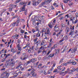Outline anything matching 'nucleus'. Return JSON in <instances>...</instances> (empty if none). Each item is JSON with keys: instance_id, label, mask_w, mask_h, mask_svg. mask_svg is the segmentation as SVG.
I'll return each mask as SVG.
<instances>
[{"instance_id": "f257e3e1", "label": "nucleus", "mask_w": 78, "mask_h": 78, "mask_svg": "<svg viewBox=\"0 0 78 78\" xmlns=\"http://www.w3.org/2000/svg\"><path fill=\"white\" fill-rule=\"evenodd\" d=\"M43 32H45V37H46L48 34L51 35V33L50 32V29L48 27H46V28L45 29L44 28L42 30Z\"/></svg>"}, {"instance_id": "f03ea898", "label": "nucleus", "mask_w": 78, "mask_h": 78, "mask_svg": "<svg viewBox=\"0 0 78 78\" xmlns=\"http://www.w3.org/2000/svg\"><path fill=\"white\" fill-rule=\"evenodd\" d=\"M56 21V20L55 19L54 20H52L51 22L49 23L48 24V26L50 28H52L53 27V25H55Z\"/></svg>"}, {"instance_id": "7ed1b4c3", "label": "nucleus", "mask_w": 78, "mask_h": 78, "mask_svg": "<svg viewBox=\"0 0 78 78\" xmlns=\"http://www.w3.org/2000/svg\"><path fill=\"white\" fill-rule=\"evenodd\" d=\"M10 61V60H9L8 61H7L6 62L5 64V66L7 67L8 66H10L11 65L13 64V63H14L13 62V61H14V59H11L10 62H9Z\"/></svg>"}, {"instance_id": "20e7f679", "label": "nucleus", "mask_w": 78, "mask_h": 78, "mask_svg": "<svg viewBox=\"0 0 78 78\" xmlns=\"http://www.w3.org/2000/svg\"><path fill=\"white\" fill-rule=\"evenodd\" d=\"M9 73L7 72H5L1 75L2 76H4V77H2V78H8L9 76Z\"/></svg>"}, {"instance_id": "39448f33", "label": "nucleus", "mask_w": 78, "mask_h": 78, "mask_svg": "<svg viewBox=\"0 0 78 78\" xmlns=\"http://www.w3.org/2000/svg\"><path fill=\"white\" fill-rule=\"evenodd\" d=\"M26 56V53H23V55H22L20 58V59L22 60H25L26 59H27Z\"/></svg>"}, {"instance_id": "423d86ee", "label": "nucleus", "mask_w": 78, "mask_h": 78, "mask_svg": "<svg viewBox=\"0 0 78 78\" xmlns=\"http://www.w3.org/2000/svg\"><path fill=\"white\" fill-rule=\"evenodd\" d=\"M52 0H47L42 3V5H47L51 2Z\"/></svg>"}, {"instance_id": "0eeeda50", "label": "nucleus", "mask_w": 78, "mask_h": 78, "mask_svg": "<svg viewBox=\"0 0 78 78\" xmlns=\"http://www.w3.org/2000/svg\"><path fill=\"white\" fill-rule=\"evenodd\" d=\"M73 20L72 21V23L73 24H76V23H78V19L77 20V18H76L75 20V17H73Z\"/></svg>"}, {"instance_id": "6e6552de", "label": "nucleus", "mask_w": 78, "mask_h": 78, "mask_svg": "<svg viewBox=\"0 0 78 78\" xmlns=\"http://www.w3.org/2000/svg\"><path fill=\"white\" fill-rule=\"evenodd\" d=\"M69 68H68L66 71L65 72H61L59 73L61 75H62L63 76H64L66 74V73H68L69 71Z\"/></svg>"}, {"instance_id": "1a4fd4ad", "label": "nucleus", "mask_w": 78, "mask_h": 78, "mask_svg": "<svg viewBox=\"0 0 78 78\" xmlns=\"http://www.w3.org/2000/svg\"><path fill=\"white\" fill-rule=\"evenodd\" d=\"M67 64H72V65H75L76 64V62H74V60H69L68 62H67Z\"/></svg>"}, {"instance_id": "9d476101", "label": "nucleus", "mask_w": 78, "mask_h": 78, "mask_svg": "<svg viewBox=\"0 0 78 78\" xmlns=\"http://www.w3.org/2000/svg\"><path fill=\"white\" fill-rule=\"evenodd\" d=\"M46 42L44 41H43L41 42V47H44V48H46V47H45V46L46 45V44H45Z\"/></svg>"}, {"instance_id": "9b49d317", "label": "nucleus", "mask_w": 78, "mask_h": 78, "mask_svg": "<svg viewBox=\"0 0 78 78\" xmlns=\"http://www.w3.org/2000/svg\"><path fill=\"white\" fill-rule=\"evenodd\" d=\"M26 6V5H23V7H22L19 10V12H21L22 11L23 12L25 10V6Z\"/></svg>"}, {"instance_id": "f8f14e48", "label": "nucleus", "mask_w": 78, "mask_h": 78, "mask_svg": "<svg viewBox=\"0 0 78 78\" xmlns=\"http://www.w3.org/2000/svg\"><path fill=\"white\" fill-rule=\"evenodd\" d=\"M33 66H31V69H30L27 70V71L28 72H30L31 71V70H32V71L31 72V74H32V73H33L34 72V71H35V70L34 69H33Z\"/></svg>"}, {"instance_id": "ddd939ff", "label": "nucleus", "mask_w": 78, "mask_h": 78, "mask_svg": "<svg viewBox=\"0 0 78 78\" xmlns=\"http://www.w3.org/2000/svg\"><path fill=\"white\" fill-rule=\"evenodd\" d=\"M41 32L40 31H38L37 33H34V34H36V36L37 37H38L41 36Z\"/></svg>"}, {"instance_id": "4468645a", "label": "nucleus", "mask_w": 78, "mask_h": 78, "mask_svg": "<svg viewBox=\"0 0 78 78\" xmlns=\"http://www.w3.org/2000/svg\"><path fill=\"white\" fill-rule=\"evenodd\" d=\"M54 28L55 29L54 30L56 32H57V31H58V30H59L58 27V26H57V25H56L55 26Z\"/></svg>"}, {"instance_id": "2eb2a0df", "label": "nucleus", "mask_w": 78, "mask_h": 78, "mask_svg": "<svg viewBox=\"0 0 78 78\" xmlns=\"http://www.w3.org/2000/svg\"><path fill=\"white\" fill-rule=\"evenodd\" d=\"M19 68L21 69L22 71H23L24 70V68H23L20 65H18L17 66V67H16V69H18Z\"/></svg>"}, {"instance_id": "dca6fc26", "label": "nucleus", "mask_w": 78, "mask_h": 78, "mask_svg": "<svg viewBox=\"0 0 78 78\" xmlns=\"http://www.w3.org/2000/svg\"><path fill=\"white\" fill-rule=\"evenodd\" d=\"M33 2L32 5L34 6H36L38 5V3H37V1H33Z\"/></svg>"}, {"instance_id": "f3484780", "label": "nucleus", "mask_w": 78, "mask_h": 78, "mask_svg": "<svg viewBox=\"0 0 78 78\" xmlns=\"http://www.w3.org/2000/svg\"><path fill=\"white\" fill-rule=\"evenodd\" d=\"M27 4V2H25L22 1L21 2H20L19 3V5H23L25 4Z\"/></svg>"}, {"instance_id": "a211bd4d", "label": "nucleus", "mask_w": 78, "mask_h": 78, "mask_svg": "<svg viewBox=\"0 0 78 78\" xmlns=\"http://www.w3.org/2000/svg\"><path fill=\"white\" fill-rule=\"evenodd\" d=\"M24 39H26V40L27 41H30V38L28 36H27L26 35H24Z\"/></svg>"}, {"instance_id": "6ab92c4d", "label": "nucleus", "mask_w": 78, "mask_h": 78, "mask_svg": "<svg viewBox=\"0 0 78 78\" xmlns=\"http://www.w3.org/2000/svg\"><path fill=\"white\" fill-rule=\"evenodd\" d=\"M66 33L67 34H68V33L70 31V28L69 27H67L66 28Z\"/></svg>"}, {"instance_id": "aec40b11", "label": "nucleus", "mask_w": 78, "mask_h": 78, "mask_svg": "<svg viewBox=\"0 0 78 78\" xmlns=\"http://www.w3.org/2000/svg\"><path fill=\"white\" fill-rule=\"evenodd\" d=\"M66 69V68L65 67H62L60 69H59V70H60V72H63V71H64V70H65Z\"/></svg>"}, {"instance_id": "412c9836", "label": "nucleus", "mask_w": 78, "mask_h": 78, "mask_svg": "<svg viewBox=\"0 0 78 78\" xmlns=\"http://www.w3.org/2000/svg\"><path fill=\"white\" fill-rule=\"evenodd\" d=\"M17 47L18 48V51H21L22 50L21 47H20V45H17Z\"/></svg>"}, {"instance_id": "4be33fe9", "label": "nucleus", "mask_w": 78, "mask_h": 78, "mask_svg": "<svg viewBox=\"0 0 78 78\" xmlns=\"http://www.w3.org/2000/svg\"><path fill=\"white\" fill-rule=\"evenodd\" d=\"M29 45H30V44L29 43H27L26 46H25L24 47H23V49H26L27 47H27L28 48L29 47Z\"/></svg>"}, {"instance_id": "5701e85b", "label": "nucleus", "mask_w": 78, "mask_h": 78, "mask_svg": "<svg viewBox=\"0 0 78 78\" xmlns=\"http://www.w3.org/2000/svg\"><path fill=\"white\" fill-rule=\"evenodd\" d=\"M63 40L64 41H66L68 40V37L67 36H65L63 38Z\"/></svg>"}, {"instance_id": "b1692460", "label": "nucleus", "mask_w": 78, "mask_h": 78, "mask_svg": "<svg viewBox=\"0 0 78 78\" xmlns=\"http://www.w3.org/2000/svg\"><path fill=\"white\" fill-rule=\"evenodd\" d=\"M67 50H68V48H67V46H66L64 50H63L62 52H63L65 51H66Z\"/></svg>"}, {"instance_id": "393cba45", "label": "nucleus", "mask_w": 78, "mask_h": 78, "mask_svg": "<svg viewBox=\"0 0 78 78\" xmlns=\"http://www.w3.org/2000/svg\"><path fill=\"white\" fill-rule=\"evenodd\" d=\"M57 47V45L56 44H54V46L53 47H51V50H52L53 49H55V48Z\"/></svg>"}, {"instance_id": "a878e982", "label": "nucleus", "mask_w": 78, "mask_h": 78, "mask_svg": "<svg viewBox=\"0 0 78 78\" xmlns=\"http://www.w3.org/2000/svg\"><path fill=\"white\" fill-rule=\"evenodd\" d=\"M69 1V0H63V2L64 3L66 4Z\"/></svg>"}, {"instance_id": "bb28decb", "label": "nucleus", "mask_w": 78, "mask_h": 78, "mask_svg": "<svg viewBox=\"0 0 78 78\" xmlns=\"http://www.w3.org/2000/svg\"><path fill=\"white\" fill-rule=\"evenodd\" d=\"M42 65V63H40V64L38 66V69H40L41 68Z\"/></svg>"}, {"instance_id": "cd10ccee", "label": "nucleus", "mask_w": 78, "mask_h": 78, "mask_svg": "<svg viewBox=\"0 0 78 78\" xmlns=\"http://www.w3.org/2000/svg\"><path fill=\"white\" fill-rule=\"evenodd\" d=\"M60 31L58 33V34L56 35V36L58 37V36H59V35L61 34V32L62 31V30H60Z\"/></svg>"}, {"instance_id": "c85d7f7f", "label": "nucleus", "mask_w": 78, "mask_h": 78, "mask_svg": "<svg viewBox=\"0 0 78 78\" xmlns=\"http://www.w3.org/2000/svg\"><path fill=\"white\" fill-rule=\"evenodd\" d=\"M30 74L32 75L33 76H35L37 75L36 73H35L34 72H33L32 74H31V72H30Z\"/></svg>"}, {"instance_id": "c756f323", "label": "nucleus", "mask_w": 78, "mask_h": 78, "mask_svg": "<svg viewBox=\"0 0 78 78\" xmlns=\"http://www.w3.org/2000/svg\"><path fill=\"white\" fill-rule=\"evenodd\" d=\"M74 26L73 27V26H70V29H71V31L73 30H74Z\"/></svg>"}, {"instance_id": "7c9ffc66", "label": "nucleus", "mask_w": 78, "mask_h": 78, "mask_svg": "<svg viewBox=\"0 0 78 78\" xmlns=\"http://www.w3.org/2000/svg\"><path fill=\"white\" fill-rule=\"evenodd\" d=\"M37 39H38V38H37L35 39L34 40V44H37Z\"/></svg>"}, {"instance_id": "2f4dec72", "label": "nucleus", "mask_w": 78, "mask_h": 78, "mask_svg": "<svg viewBox=\"0 0 78 78\" xmlns=\"http://www.w3.org/2000/svg\"><path fill=\"white\" fill-rule=\"evenodd\" d=\"M24 13L25 15H27L28 14L27 9H26L24 11Z\"/></svg>"}, {"instance_id": "473e14b6", "label": "nucleus", "mask_w": 78, "mask_h": 78, "mask_svg": "<svg viewBox=\"0 0 78 78\" xmlns=\"http://www.w3.org/2000/svg\"><path fill=\"white\" fill-rule=\"evenodd\" d=\"M73 31H71V32H70V33H69V35H72V36H73Z\"/></svg>"}, {"instance_id": "72a5a7b5", "label": "nucleus", "mask_w": 78, "mask_h": 78, "mask_svg": "<svg viewBox=\"0 0 78 78\" xmlns=\"http://www.w3.org/2000/svg\"><path fill=\"white\" fill-rule=\"evenodd\" d=\"M64 41V40H63V39H62L60 41L59 43H60V44H61V45L63 44L62 41Z\"/></svg>"}, {"instance_id": "f704fd0d", "label": "nucleus", "mask_w": 78, "mask_h": 78, "mask_svg": "<svg viewBox=\"0 0 78 78\" xmlns=\"http://www.w3.org/2000/svg\"><path fill=\"white\" fill-rule=\"evenodd\" d=\"M21 1V0H16V1H15V3L16 4H17V3L20 2Z\"/></svg>"}, {"instance_id": "c9c22d12", "label": "nucleus", "mask_w": 78, "mask_h": 78, "mask_svg": "<svg viewBox=\"0 0 78 78\" xmlns=\"http://www.w3.org/2000/svg\"><path fill=\"white\" fill-rule=\"evenodd\" d=\"M73 3L71 2L70 1L68 4V5L69 6H71L73 5Z\"/></svg>"}, {"instance_id": "e433bc0d", "label": "nucleus", "mask_w": 78, "mask_h": 78, "mask_svg": "<svg viewBox=\"0 0 78 78\" xmlns=\"http://www.w3.org/2000/svg\"><path fill=\"white\" fill-rule=\"evenodd\" d=\"M63 60L64 59L63 58H61V59L60 60L59 62V64L62 63L63 62Z\"/></svg>"}, {"instance_id": "4c0bfd02", "label": "nucleus", "mask_w": 78, "mask_h": 78, "mask_svg": "<svg viewBox=\"0 0 78 78\" xmlns=\"http://www.w3.org/2000/svg\"><path fill=\"white\" fill-rule=\"evenodd\" d=\"M54 55H55V54H51L49 55V56H50V58H53V56H54Z\"/></svg>"}, {"instance_id": "58836bf2", "label": "nucleus", "mask_w": 78, "mask_h": 78, "mask_svg": "<svg viewBox=\"0 0 78 78\" xmlns=\"http://www.w3.org/2000/svg\"><path fill=\"white\" fill-rule=\"evenodd\" d=\"M69 15L67 14L66 15H65V16L64 17V18L66 19H67L68 18V17H69Z\"/></svg>"}, {"instance_id": "ea45409f", "label": "nucleus", "mask_w": 78, "mask_h": 78, "mask_svg": "<svg viewBox=\"0 0 78 78\" xmlns=\"http://www.w3.org/2000/svg\"><path fill=\"white\" fill-rule=\"evenodd\" d=\"M16 73H17L18 74V75L19 74H21L22 73L21 72L19 71L18 70H16Z\"/></svg>"}, {"instance_id": "a19ab883", "label": "nucleus", "mask_w": 78, "mask_h": 78, "mask_svg": "<svg viewBox=\"0 0 78 78\" xmlns=\"http://www.w3.org/2000/svg\"><path fill=\"white\" fill-rule=\"evenodd\" d=\"M35 30L36 31H39V28H38V27H37V26H36V27H35Z\"/></svg>"}, {"instance_id": "79ce46f5", "label": "nucleus", "mask_w": 78, "mask_h": 78, "mask_svg": "<svg viewBox=\"0 0 78 78\" xmlns=\"http://www.w3.org/2000/svg\"><path fill=\"white\" fill-rule=\"evenodd\" d=\"M27 50H28V52L29 53H31V51H32V50L31 49H30V48L29 49H27L26 50V51H27Z\"/></svg>"}, {"instance_id": "37998d69", "label": "nucleus", "mask_w": 78, "mask_h": 78, "mask_svg": "<svg viewBox=\"0 0 78 78\" xmlns=\"http://www.w3.org/2000/svg\"><path fill=\"white\" fill-rule=\"evenodd\" d=\"M47 68V66H42L41 68L42 69H45Z\"/></svg>"}, {"instance_id": "c03bdc74", "label": "nucleus", "mask_w": 78, "mask_h": 78, "mask_svg": "<svg viewBox=\"0 0 78 78\" xmlns=\"http://www.w3.org/2000/svg\"><path fill=\"white\" fill-rule=\"evenodd\" d=\"M76 51H77L76 49H74V50H71V51H72V52H73V53H74V52H75Z\"/></svg>"}, {"instance_id": "a18cd8bd", "label": "nucleus", "mask_w": 78, "mask_h": 78, "mask_svg": "<svg viewBox=\"0 0 78 78\" xmlns=\"http://www.w3.org/2000/svg\"><path fill=\"white\" fill-rule=\"evenodd\" d=\"M59 50H60V49H58L57 50L56 53H55V55L59 52Z\"/></svg>"}, {"instance_id": "49530a36", "label": "nucleus", "mask_w": 78, "mask_h": 78, "mask_svg": "<svg viewBox=\"0 0 78 78\" xmlns=\"http://www.w3.org/2000/svg\"><path fill=\"white\" fill-rule=\"evenodd\" d=\"M73 72L75 70H76V69L75 68H73L71 70Z\"/></svg>"}, {"instance_id": "de8ad7c7", "label": "nucleus", "mask_w": 78, "mask_h": 78, "mask_svg": "<svg viewBox=\"0 0 78 78\" xmlns=\"http://www.w3.org/2000/svg\"><path fill=\"white\" fill-rule=\"evenodd\" d=\"M51 46V42H49V44L48 46V48H50Z\"/></svg>"}, {"instance_id": "09e8293b", "label": "nucleus", "mask_w": 78, "mask_h": 78, "mask_svg": "<svg viewBox=\"0 0 78 78\" xmlns=\"http://www.w3.org/2000/svg\"><path fill=\"white\" fill-rule=\"evenodd\" d=\"M45 71L44 70H41V71H39V72L41 73H44Z\"/></svg>"}, {"instance_id": "8fccbe9b", "label": "nucleus", "mask_w": 78, "mask_h": 78, "mask_svg": "<svg viewBox=\"0 0 78 78\" xmlns=\"http://www.w3.org/2000/svg\"><path fill=\"white\" fill-rule=\"evenodd\" d=\"M16 24V22L12 23V26L13 27H14L15 26V25Z\"/></svg>"}, {"instance_id": "3c124183", "label": "nucleus", "mask_w": 78, "mask_h": 78, "mask_svg": "<svg viewBox=\"0 0 78 78\" xmlns=\"http://www.w3.org/2000/svg\"><path fill=\"white\" fill-rule=\"evenodd\" d=\"M18 75V74L17 73L14 74V77H16V76Z\"/></svg>"}, {"instance_id": "603ef678", "label": "nucleus", "mask_w": 78, "mask_h": 78, "mask_svg": "<svg viewBox=\"0 0 78 78\" xmlns=\"http://www.w3.org/2000/svg\"><path fill=\"white\" fill-rule=\"evenodd\" d=\"M18 44H17V45H20V39H19L18 40Z\"/></svg>"}, {"instance_id": "864d4df0", "label": "nucleus", "mask_w": 78, "mask_h": 78, "mask_svg": "<svg viewBox=\"0 0 78 78\" xmlns=\"http://www.w3.org/2000/svg\"><path fill=\"white\" fill-rule=\"evenodd\" d=\"M4 51H4V49L2 50L1 51H0V55L1 53H4Z\"/></svg>"}, {"instance_id": "5fc2aeb1", "label": "nucleus", "mask_w": 78, "mask_h": 78, "mask_svg": "<svg viewBox=\"0 0 78 78\" xmlns=\"http://www.w3.org/2000/svg\"><path fill=\"white\" fill-rule=\"evenodd\" d=\"M41 1V0H38L37 2V4H38V5L40 3Z\"/></svg>"}, {"instance_id": "6e6d98bb", "label": "nucleus", "mask_w": 78, "mask_h": 78, "mask_svg": "<svg viewBox=\"0 0 78 78\" xmlns=\"http://www.w3.org/2000/svg\"><path fill=\"white\" fill-rule=\"evenodd\" d=\"M62 27L64 28L65 27V25L63 23H62L61 25Z\"/></svg>"}, {"instance_id": "4d7b16f0", "label": "nucleus", "mask_w": 78, "mask_h": 78, "mask_svg": "<svg viewBox=\"0 0 78 78\" xmlns=\"http://www.w3.org/2000/svg\"><path fill=\"white\" fill-rule=\"evenodd\" d=\"M10 56V54H8V55H6L5 56V59H6V58H8V56Z\"/></svg>"}, {"instance_id": "13d9d810", "label": "nucleus", "mask_w": 78, "mask_h": 78, "mask_svg": "<svg viewBox=\"0 0 78 78\" xmlns=\"http://www.w3.org/2000/svg\"><path fill=\"white\" fill-rule=\"evenodd\" d=\"M20 20H21V22H22V23H24L25 22V20L23 19H20Z\"/></svg>"}, {"instance_id": "bf43d9fd", "label": "nucleus", "mask_w": 78, "mask_h": 78, "mask_svg": "<svg viewBox=\"0 0 78 78\" xmlns=\"http://www.w3.org/2000/svg\"><path fill=\"white\" fill-rule=\"evenodd\" d=\"M34 60H35V58L32 59L31 60H30L31 62H34Z\"/></svg>"}, {"instance_id": "052dcab7", "label": "nucleus", "mask_w": 78, "mask_h": 78, "mask_svg": "<svg viewBox=\"0 0 78 78\" xmlns=\"http://www.w3.org/2000/svg\"><path fill=\"white\" fill-rule=\"evenodd\" d=\"M32 50H34V46H32L31 48H30Z\"/></svg>"}, {"instance_id": "680f3d73", "label": "nucleus", "mask_w": 78, "mask_h": 78, "mask_svg": "<svg viewBox=\"0 0 78 78\" xmlns=\"http://www.w3.org/2000/svg\"><path fill=\"white\" fill-rule=\"evenodd\" d=\"M73 73V72H72V71L71 70H70L69 71V74H72Z\"/></svg>"}, {"instance_id": "e2e57ef3", "label": "nucleus", "mask_w": 78, "mask_h": 78, "mask_svg": "<svg viewBox=\"0 0 78 78\" xmlns=\"http://www.w3.org/2000/svg\"><path fill=\"white\" fill-rule=\"evenodd\" d=\"M52 73L51 72L50 70H49L48 71V74H50Z\"/></svg>"}, {"instance_id": "0e129e2a", "label": "nucleus", "mask_w": 78, "mask_h": 78, "mask_svg": "<svg viewBox=\"0 0 78 78\" xmlns=\"http://www.w3.org/2000/svg\"><path fill=\"white\" fill-rule=\"evenodd\" d=\"M6 59L5 58L2 59V62H4V61H5Z\"/></svg>"}, {"instance_id": "69168bd1", "label": "nucleus", "mask_w": 78, "mask_h": 78, "mask_svg": "<svg viewBox=\"0 0 78 78\" xmlns=\"http://www.w3.org/2000/svg\"><path fill=\"white\" fill-rule=\"evenodd\" d=\"M44 36V37H45V33H42V37H43V36Z\"/></svg>"}, {"instance_id": "338daca9", "label": "nucleus", "mask_w": 78, "mask_h": 78, "mask_svg": "<svg viewBox=\"0 0 78 78\" xmlns=\"http://www.w3.org/2000/svg\"><path fill=\"white\" fill-rule=\"evenodd\" d=\"M32 31L33 33H34V32H36V31H35V30L34 29L32 30Z\"/></svg>"}, {"instance_id": "774afa93", "label": "nucleus", "mask_w": 78, "mask_h": 78, "mask_svg": "<svg viewBox=\"0 0 78 78\" xmlns=\"http://www.w3.org/2000/svg\"><path fill=\"white\" fill-rule=\"evenodd\" d=\"M21 33L22 34H23L24 33V31L23 30H21Z\"/></svg>"}]
</instances>
